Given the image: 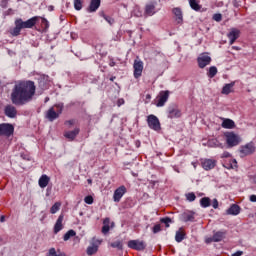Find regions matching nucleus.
Here are the masks:
<instances>
[{
  "label": "nucleus",
  "instance_id": "f257e3e1",
  "mask_svg": "<svg viewBox=\"0 0 256 256\" xmlns=\"http://www.w3.org/2000/svg\"><path fill=\"white\" fill-rule=\"evenodd\" d=\"M35 82L22 81L14 85L10 96L13 105L21 106L27 105L29 101L33 100L35 95Z\"/></svg>",
  "mask_w": 256,
  "mask_h": 256
},
{
  "label": "nucleus",
  "instance_id": "f03ea898",
  "mask_svg": "<svg viewBox=\"0 0 256 256\" xmlns=\"http://www.w3.org/2000/svg\"><path fill=\"white\" fill-rule=\"evenodd\" d=\"M55 107L57 110H55ZM55 107H51L47 112H46V119L48 121H55V119H59V115L63 113V104H58Z\"/></svg>",
  "mask_w": 256,
  "mask_h": 256
},
{
  "label": "nucleus",
  "instance_id": "7ed1b4c3",
  "mask_svg": "<svg viewBox=\"0 0 256 256\" xmlns=\"http://www.w3.org/2000/svg\"><path fill=\"white\" fill-rule=\"evenodd\" d=\"M225 137L228 147H237V145L241 143V138L239 137V135L233 132L226 133Z\"/></svg>",
  "mask_w": 256,
  "mask_h": 256
},
{
  "label": "nucleus",
  "instance_id": "20e7f679",
  "mask_svg": "<svg viewBox=\"0 0 256 256\" xmlns=\"http://www.w3.org/2000/svg\"><path fill=\"white\" fill-rule=\"evenodd\" d=\"M39 20V17L34 16L27 21H23V19H17L16 21L20 25L21 29H33L35 25H37V21Z\"/></svg>",
  "mask_w": 256,
  "mask_h": 256
},
{
  "label": "nucleus",
  "instance_id": "39448f33",
  "mask_svg": "<svg viewBox=\"0 0 256 256\" xmlns=\"http://www.w3.org/2000/svg\"><path fill=\"white\" fill-rule=\"evenodd\" d=\"M15 133V127L9 123L0 124V136L1 137H11Z\"/></svg>",
  "mask_w": 256,
  "mask_h": 256
},
{
  "label": "nucleus",
  "instance_id": "423d86ee",
  "mask_svg": "<svg viewBox=\"0 0 256 256\" xmlns=\"http://www.w3.org/2000/svg\"><path fill=\"white\" fill-rule=\"evenodd\" d=\"M169 95H171L169 90L160 91L157 96L156 107H165V103L169 101Z\"/></svg>",
  "mask_w": 256,
  "mask_h": 256
},
{
  "label": "nucleus",
  "instance_id": "0eeeda50",
  "mask_svg": "<svg viewBox=\"0 0 256 256\" xmlns=\"http://www.w3.org/2000/svg\"><path fill=\"white\" fill-rule=\"evenodd\" d=\"M148 127L153 131H161V122H159V118L157 116L150 114L147 117Z\"/></svg>",
  "mask_w": 256,
  "mask_h": 256
},
{
  "label": "nucleus",
  "instance_id": "6e6552de",
  "mask_svg": "<svg viewBox=\"0 0 256 256\" xmlns=\"http://www.w3.org/2000/svg\"><path fill=\"white\" fill-rule=\"evenodd\" d=\"M157 11V1L148 2L144 9V16L153 17Z\"/></svg>",
  "mask_w": 256,
  "mask_h": 256
},
{
  "label": "nucleus",
  "instance_id": "1a4fd4ad",
  "mask_svg": "<svg viewBox=\"0 0 256 256\" xmlns=\"http://www.w3.org/2000/svg\"><path fill=\"white\" fill-rule=\"evenodd\" d=\"M255 153V144L250 142L240 147V157H247V155H253Z\"/></svg>",
  "mask_w": 256,
  "mask_h": 256
},
{
  "label": "nucleus",
  "instance_id": "9d476101",
  "mask_svg": "<svg viewBox=\"0 0 256 256\" xmlns=\"http://www.w3.org/2000/svg\"><path fill=\"white\" fill-rule=\"evenodd\" d=\"M128 247L129 249H134L135 251H144L147 244L141 240H130L128 241Z\"/></svg>",
  "mask_w": 256,
  "mask_h": 256
},
{
  "label": "nucleus",
  "instance_id": "9b49d317",
  "mask_svg": "<svg viewBox=\"0 0 256 256\" xmlns=\"http://www.w3.org/2000/svg\"><path fill=\"white\" fill-rule=\"evenodd\" d=\"M101 243H102L101 240L93 238L91 245L88 246L86 250L87 255L89 256L95 255V253L99 251V245H101Z\"/></svg>",
  "mask_w": 256,
  "mask_h": 256
},
{
  "label": "nucleus",
  "instance_id": "f8f14e48",
  "mask_svg": "<svg viewBox=\"0 0 256 256\" xmlns=\"http://www.w3.org/2000/svg\"><path fill=\"white\" fill-rule=\"evenodd\" d=\"M134 78L139 79L143 75V61L135 60L133 64Z\"/></svg>",
  "mask_w": 256,
  "mask_h": 256
},
{
  "label": "nucleus",
  "instance_id": "ddd939ff",
  "mask_svg": "<svg viewBox=\"0 0 256 256\" xmlns=\"http://www.w3.org/2000/svg\"><path fill=\"white\" fill-rule=\"evenodd\" d=\"M125 193H127V188L125 186H120L118 187L113 194V201L115 203H119V201H121V199L123 198V195H125Z\"/></svg>",
  "mask_w": 256,
  "mask_h": 256
},
{
  "label": "nucleus",
  "instance_id": "4468645a",
  "mask_svg": "<svg viewBox=\"0 0 256 256\" xmlns=\"http://www.w3.org/2000/svg\"><path fill=\"white\" fill-rule=\"evenodd\" d=\"M198 65L200 67V69H205V67H207V65L211 64V56L207 55V54H201L198 59Z\"/></svg>",
  "mask_w": 256,
  "mask_h": 256
},
{
  "label": "nucleus",
  "instance_id": "2eb2a0df",
  "mask_svg": "<svg viewBox=\"0 0 256 256\" xmlns=\"http://www.w3.org/2000/svg\"><path fill=\"white\" fill-rule=\"evenodd\" d=\"M181 117V110L176 105L168 108V119H179Z\"/></svg>",
  "mask_w": 256,
  "mask_h": 256
},
{
  "label": "nucleus",
  "instance_id": "dca6fc26",
  "mask_svg": "<svg viewBox=\"0 0 256 256\" xmlns=\"http://www.w3.org/2000/svg\"><path fill=\"white\" fill-rule=\"evenodd\" d=\"M4 113L6 117H9L10 119H15L17 117V108L13 105H7L4 109Z\"/></svg>",
  "mask_w": 256,
  "mask_h": 256
},
{
  "label": "nucleus",
  "instance_id": "f3484780",
  "mask_svg": "<svg viewBox=\"0 0 256 256\" xmlns=\"http://www.w3.org/2000/svg\"><path fill=\"white\" fill-rule=\"evenodd\" d=\"M201 163L205 171H211V169H215V165H217V161L213 159H204Z\"/></svg>",
  "mask_w": 256,
  "mask_h": 256
},
{
  "label": "nucleus",
  "instance_id": "a211bd4d",
  "mask_svg": "<svg viewBox=\"0 0 256 256\" xmlns=\"http://www.w3.org/2000/svg\"><path fill=\"white\" fill-rule=\"evenodd\" d=\"M80 132H81V129L75 128L74 130L66 131L64 133V137L68 139V141H75V139L77 138V135H79Z\"/></svg>",
  "mask_w": 256,
  "mask_h": 256
},
{
  "label": "nucleus",
  "instance_id": "6ab92c4d",
  "mask_svg": "<svg viewBox=\"0 0 256 256\" xmlns=\"http://www.w3.org/2000/svg\"><path fill=\"white\" fill-rule=\"evenodd\" d=\"M240 31L236 28H233L227 35L228 39H229V43L230 45H233V43H235V41H237V39H239V35H240Z\"/></svg>",
  "mask_w": 256,
  "mask_h": 256
},
{
  "label": "nucleus",
  "instance_id": "aec40b11",
  "mask_svg": "<svg viewBox=\"0 0 256 256\" xmlns=\"http://www.w3.org/2000/svg\"><path fill=\"white\" fill-rule=\"evenodd\" d=\"M99 7H101V0H91L89 6L87 7V12L95 13Z\"/></svg>",
  "mask_w": 256,
  "mask_h": 256
},
{
  "label": "nucleus",
  "instance_id": "412c9836",
  "mask_svg": "<svg viewBox=\"0 0 256 256\" xmlns=\"http://www.w3.org/2000/svg\"><path fill=\"white\" fill-rule=\"evenodd\" d=\"M227 235V231H217L213 234L214 243H219L224 240L225 236Z\"/></svg>",
  "mask_w": 256,
  "mask_h": 256
},
{
  "label": "nucleus",
  "instance_id": "4be33fe9",
  "mask_svg": "<svg viewBox=\"0 0 256 256\" xmlns=\"http://www.w3.org/2000/svg\"><path fill=\"white\" fill-rule=\"evenodd\" d=\"M226 213L227 215H239L241 213V207L237 204H232Z\"/></svg>",
  "mask_w": 256,
  "mask_h": 256
},
{
  "label": "nucleus",
  "instance_id": "5701e85b",
  "mask_svg": "<svg viewBox=\"0 0 256 256\" xmlns=\"http://www.w3.org/2000/svg\"><path fill=\"white\" fill-rule=\"evenodd\" d=\"M63 230V215H60L54 225V233L57 235L59 231Z\"/></svg>",
  "mask_w": 256,
  "mask_h": 256
},
{
  "label": "nucleus",
  "instance_id": "b1692460",
  "mask_svg": "<svg viewBox=\"0 0 256 256\" xmlns=\"http://www.w3.org/2000/svg\"><path fill=\"white\" fill-rule=\"evenodd\" d=\"M172 12L176 17V22L178 24L183 23V11L181 10V8H174Z\"/></svg>",
  "mask_w": 256,
  "mask_h": 256
},
{
  "label": "nucleus",
  "instance_id": "393cba45",
  "mask_svg": "<svg viewBox=\"0 0 256 256\" xmlns=\"http://www.w3.org/2000/svg\"><path fill=\"white\" fill-rule=\"evenodd\" d=\"M181 219L182 221H184L185 223L189 222V221H195V213L193 212H184L181 215Z\"/></svg>",
  "mask_w": 256,
  "mask_h": 256
},
{
  "label": "nucleus",
  "instance_id": "a878e982",
  "mask_svg": "<svg viewBox=\"0 0 256 256\" xmlns=\"http://www.w3.org/2000/svg\"><path fill=\"white\" fill-rule=\"evenodd\" d=\"M49 181H51V179L49 178V176L47 175H42L38 181L39 183V187H41V189H45V187H47V185H49Z\"/></svg>",
  "mask_w": 256,
  "mask_h": 256
},
{
  "label": "nucleus",
  "instance_id": "bb28decb",
  "mask_svg": "<svg viewBox=\"0 0 256 256\" xmlns=\"http://www.w3.org/2000/svg\"><path fill=\"white\" fill-rule=\"evenodd\" d=\"M41 89H49V76H41L39 79Z\"/></svg>",
  "mask_w": 256,
  "mask_h": 256
},
{
  "label": "nucleus",
  "instance_id": "cd10ccee",
  "mask_svg": "<svg viewBox=\"0 0 256 256\" xmlns=\"http://www.w3.org/2000/svg\"><path fill=\"white\" fill-rule=\"evenodd\" d=\"M233 87H235V82L225 84L222 88V95H229V93H233Z\"/></svg>",
  "mask_w": 256,
  "mask_h": 256
},
{
  "label": "nucleus",
  "instance_id": "c85d7f7f",
  "mask_svg": "<svg viewBox=\"0 0 256 256\" xmlns=\"http://www.w3.org/2000/svg\"><path fill=\"white\" fill-rule=\"evenodd\" d=\"M223 129H233L235 127V122L231 119H224L222 122Z\"/></svg>",
  "mask_w": 256,
  "mask_h": 256
},
{
  "label": "nucleus",
  "instance_id": "c756f323",
  "mask_svg": "<svg viewBox=\"0 0 256 256\" xmlns=\"http://www.w3.org/2000/svg\"><path fill=\"white\" fill-rule=\"evenodd\" d=\"M21 26L18 24L17 20L15 21V27L10 31L11 35L13 37H18V35H21Z\"/></svg>",
  "mask_w": 256,
  "mask_h": 256
},
{
  "label": "nucleus",
  "instance_id": "7c9ffc66",
  "mask_svg": "<svg viewBox=\"0 0 256 256\" xmlns=\"http://www.w3.org/2000/svg\"><path fill=\"white\" fill-rule=\"evenodd\" d=\"M183 239H185V232H183V229L180 228L179 231L176 232L175 241L177 243H181V241H183Z\"/></svg>",
  "mask_w": 256,
  "mask_h": 256
},
{
  "label": "nucleus",
  "instance_id": "2f4dec72",
  "mask_svg": "<svg viewBox=\"0 0 256 256\" xmlns=\"http://www.w3.org/2000/svg\"><path fill=\"white\" fill-rule=\"evenodd\" d=\"M200 205L204 209H207V207H211V199L209 197L201 198Z\"/></svg>",
  "mask_w": 256,
  "mask_h": 256
},
{
  "label": "nucleus",
  "instance_id": "473e14b6",
  "mask_svg": "<svg viewBox=\"0 0 256 256\" xmlns=\"http://www.w3.org/2000/svg\"><path fill=\"white\" fill-rule=\"evenodd\" d=\"M109 223H110L109 218H105L103 221V227H102V233L104 235H107V233H109V230H110Z\"/></svg>",
  "mask_w": 256,
  "mask_h": 256
},
{
  "label": "nucleus",
  "instance_id": "72a5a7b5",
  "mask_svg": "<svg viewBox=\"0 0 256 256\" xmlns=\"http://www.w3.org/2000/svg\"><path fill=\"white\" fill-rule=\"evenodd\" d=\"M189 4L191 9H193L194 11H201V5H199V1L189 0Z\"/></svg>",
  "mask_w": 256,
  "mask_h": 256
},
{
  "label": "nucleus",
  "instance_id": "f704fd0d",
  "mask_svg": "<svg viewBox=\"0 0 256 256\" xmlns=\"http://www.w3.org/2000/svg\"><path fill=\"white\" fill-rule=\"evenodd\" d=\"M47 256H66L64 252L55 250V248H50Z\"/></svg>",
  "mask_w": 256,
  "mask_h": 256
},
{
  "label": "nucleus",
  "instance_id": "c9c22d12",
  "mask_svg": "<svg viewBox=\"0 0 256 256\" xmlns=\"http://www.w3.org/2000/svg\"><path fill=\"white\" fill-rule=\"evenodd\" d=\"M77 235V232L75 230H69L67 233L64 234L63 240L69 241L71 237H75Z\"/></svg>",
  "mask_w": 256,
  "mask_h": 256
},
{
  "label": "nucleus",
  "instance_id": "e433bc0d",
  "mask_svg": "<svg viewBox=\"0 0 256 256\" xmlns=\"http://www.w3.org/2000/svg\"><path fill=\"white\" fill-rule=\"evenodd\" d=\"M59 209H61V202H56L54 203V205L50 208V213L52 215H55V213H57V211H59Z\"/></svg>",
  "mask_w": 256,
  "mask_h": 256
},
{
  "label": "nucleus",
  "instance_id": "4c0bfd02",
  "mask_svg": "<svg viewBox=\"0 0 256 256\" xmlns=\"http://www.w3.org/2000/svg\"><path fill=\"white\" fill-rule=\"evenodd\" d=\"M215 75H217V67L211 66V67L209 68V71H208V77H209L210 79H213V77H215Z\"/></svg>",
  "mask_w": 256,
  "mask_h": 256
},
{
  "label": "nucleus",
  "instance_id": "58836bf2",
  "mask_svg": "<svg viewBox=\"0 0 256 256\" xmlns=\"http://www.w3.org/2000/svg\"><path fill=\"white\" fill-rule=\"evenodd\" d=\"M74 8L76 11H81L83 9V2L81 0H74Z\"/></svg>",
  "mask_w": 256,
  "mask_h": 256
},
{
  "label": "nucleus",
  "instance_id": "ea45409f",
  "mask_svg": "<svg viewBox=\"0 0 256 256\" xmlns=\"http://www.w3.org/2000/svg\"><path fill=\"white\" fill-rule=\"evenodd\" d=\"M186 199L190 203H193V201H195V199H197V196H195V193L190 192V193L186 194Z\"/></svg>",
  "mask_w": 256,
  "mask_h": 256
},
{
  "label": "nucleus",
  "instance_id": "a19ab883",
  "mask_svg": "<svg viewBox=\"0 0 256 256\" xmlns=\"http://www.w3.org/2000/svg\"><path fill=\"white\" fill-rule=\"evenodd\" d=\"M111 247H113V249H123V243L118 240L111 243Z\"/></svg>",
  "mask_w": 256,
  "mask_h": 256
},
{
  "label": "nucleus",
  "instance_id": "79ce46f5",
  "mask_svg": "<svg viewBox=\"0 0 256 256\" xmlns=\"http://www.w3.org/2000/svg\"><path fill=\"white\" fill-rule=\"evenodd\" d=\"M41 27L44 29V31H47V29H49V21L45 18H42Z\"/></svg>",
  "mask_w": 256,
  "mask_h": 256
},
{
  "label": "nucleus",
  "instance_id": "37998d69",
  "mask_svg": "<svg viewBox=\"0 0 256 256\" xmlns=\"http://www.w3.org/2000/svg\"><path fill=\"white\" fill-rule=\"evenodd\" d=\"M161 223H164V225H166V227H169V223H173V220H171V218L169 217H165L160 219Z\"/></svg>",
  "mask_w": 256,
  "mask_h": 256
},
{
  "label": "nucleus",
  "instance_id": "c03bdc74",
  "mask_svg": "<svg viewBox=\"0 0 256 256\" xmlns=\"http://www.w3.org/2000/svg\"><path fill=\"white\" fill-rule=\"evenodd\" d=\"M84 202L87 204V205H93V196L91 195H88L84 198Z\"/></svg>",
  "mask_w": 256,
  "mask_h": 256
},
{
  "label": "nucleus",
  "instance_id": "a18cd8bd",
  "mask_svg": "<svg viewBox=\"0 0 256 256\" xmlns=\"http://www.w3.org/2000/svg\"><path fill=\"white\" fill-rule=\"evenodd\" d=\"M103 18L105 19V21H107V23H109V25H113V23H115V20H113V18H111L110 16L103 15Z\"/></svg>",
  "mask_w": 256,
  "mask_h": 256
},
{
  "label": "nucleus",
  "instance_id": "49530a36",
  "mask_svg": "<svg viewBox=\"0 0 256 256\" xmlns=\"http://www.w3.org/2000/svg\"><path fill=\"white\" fill-rule=\"evenodd\" d=\"M230 169H237V160L235 159H231L230 160V166H229Z\"/></svg>",
  "mask_w": 256,
  "mask_h": 256
},
{
  "label": "nucleus",
  "instance_id": "de8ad7c7",
  "mask_svg": "<svg viewBox=\"0 0 256 256\" xmlns=\"http://www.w3.org/2000/svg\"><path fill=\"white\" fill-rule=\"evenodd\" d=\"M75 123H77V120L71 119V120L65 121L64 124L67 125L68 127H71V126L75 125Z\"/></svg>",
  "mask_w": 256,
  "mask_h": 256
},
{
  "label": "nucleus",
  "instance_id": "09e8293b",
  "mask_svg": "<svg viewBox=\"0 0 256 256\" xmlns=\"http://www.w3.org/2000/svg\"><path fill=\"white\" fill-rule=\"evenodd\" d=\"M153 233H159V231H161V224H156L153 229H152Z\"/></svg>",
  "mask_w": 256,
  "mask_h": 256
},
{
  "label": "nucleus",
  "instance_id": "8fccbe9b",
  "mask_svg": "<svg viewBox=\"0 0 256 256\" xmlns=\"http://www.w3.org/2000/svg\"><path fill=\"white\" fill-rule=\"evenodd\" d=\"M213 19H214V21L219 22V21H221V19H223V16L221 14H214Z\"/></svg>",
  "mask_w": 256,
  "mask_h": 256
},
{
  "label": "nucleus",
  "instance_id": "3c124183",
  "mask_svg": "<svg viewBox=\"0 0 256 256\" xmlns=\"http://www.w3.org/2000/svg\"><path fill=\"white\" fill-rule=\"evenodd\" d=\"M212 207L213 209H218L219 208V201H217V199H213L212 201Z\"/></svg>",
  "mask_w": 256,
  "mask_h": 256
},
{
  "label": "nucleus",
  "instance_id": "603ef678",
  "mask_svg": "<svg viewBox=\"0 0 256 256\" xmlns=\"http://www.w3.org/2000/svg\"><path fill=\"white\" fill-rule=\"evenodd\" d=\"M229 157H231V153H229V152H224V153L222 154V158H224V159H227V158H229Z\"/></svg>",
  "mask_w": 256,
  "mask_h": 256
},
{
  "label": "nucleus",
  "instance_id": "864d4df0",
  "mask_svg": "<svg viewBox=\"0 0 256 256\" xmlns=\"http://www.w3.org/2000/svg\"><path fill=\"white\" fill-rule=\"evenodd\" d=\"M205 241H206V243H215V240L213 239V236L210 237V238H207Z\"/></svg>",
  "mask_w": 256,
  "mask_h": 256
},
{
  "label": "nucleus",
  "instance_id": "5fc2aeb1",
  "mask_svg": "<svg viewBox=\"0 0 256 256\" xmlns=\"http://www.w3.org/2000/svg\"><path fill=\"white\" fill-rule=\"evenodd\" d=\"M241 255H243V251H241V250L232 254V256H241Z\"/></svg>",
  "mask_w": 256,
  "mask_h": 256
},
{
  "label": "nucleus",
  "instance_id": "6e6d98bb",
  "mask_svg": "<svg viewBox=\"0 0 256 256\" xmlns=\"http://www.w3.org/2000/svg\"><path fill=\"white\" fill-rule=\"evenodd\" d=\"M250 201H251L252 203H256V195H251V196H250Z\"/></svg>",
  "mask_w": 256,
  "mask_h": 256
},
{
  "label": "nucleus",
  "instance_id": "4d7b16f0",
  "mask_svg": "<svg viewBox=\"0 0 256 256\" xmlns=\"http://www.w3.org/2000/svg\"><path fill=\"white\" fill-rule=\"evenodd\" d=\"M1 6H2V7H7V1H6V0H3V1L1 2Z\"/></svg>",
  "mask_w": 256,
  "mask_h": 256
},
{
  "label": "nucleus",
  "instance_id": "13d9d810",
  "mask_svg": "<svg viewBox=\"0 0 256 256\" xmlns=\"http://www.w3.org/2000/svg\"><path fill=\"white\" fill-rule=\"evenodd\" d=\"M146 99H148V101L151 100V94H147Z\"/></svg>",
  "mask_w": 256,
  "mask_h": 256
},
{
  "label": "nucleus",
  "instance_id": "bf43d9fd",
  "mask_svg": "<svg viewBox=\"0 0 256 256\" xmlns=\"http://www.w3.org/2000/svg\"><path fill=\"white\" fill-rule=\"evenodd\" d=\"M0 221L3 223L5 221V216H1Z\"/></svg>",
  "mask_w": 256,
  "mask_h": 256
},
{
  "label": "nucleus",
  "instance_id": "052dcab7",
  "mask_svg": "<svg viewBox=\"0 0 256 256\" xmlns=\"http://www.w3.org/2000/svg\"><path fill=\"white\" fill-rule=\"evenodd\" d=\"M87 182H88L89 185H91L93 183V180L88 179Z\"/></svg>",
  "mask_w": 256,
  "mask_h": 256
},
{
  "label": "nucleus",
  "instance_id": "680f3d73",
  "mask_svg": "<svg viewBox=\"0 0 256 256\" xmlns=\"http://www.w3.org/2000/svg\"><path fill=\"white\" fill-rule=\"evenodd\" d=\"M22 159H28L25 155L21 154Z\"/></svg>",
  "mask_w": 256,
  "mask_h": 256
},
{
  "label": "nucleus",
  "instance_id": "e2e57ef3",
  "mask_svg": "<svg viewBox=\"0 0 256 256\" xmlns=\"http://www.w3.org/2000/svg\"><path fill=\"white\" fill-rule=\"evenodd\" d=\"M114 80H115V77L110 78V81H114Z\"/></svg>",
  "mask_w": 256,
  "mask_h": 256
},
{
  "label": "nucleus",
  "instance_id": "0e129e2a",
  "mask_svg": "<svg viewBox=\"0 0 256 256\" xmlns=\"http://www.w3.org/2000/svg\"><path fill=\"white\" fill-rule=\"evenodd\" d=\"M51 11H53V6H50Z\"/></svg>",
  "mask_w": 256,
  "mask_h": 256
}]
</instances>
